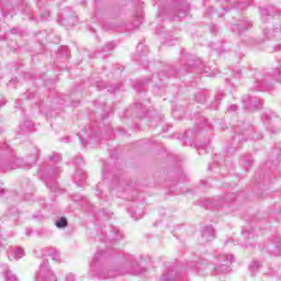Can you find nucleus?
I'll return each mask as SVG.
<instances>
[{"mask_svg":"<svg viewBox=\"0 0 281 281\" xmlns=\"http://www.w3.org/2000/svg\"><path fill=\"white\" fill-rule=\"evenodd\" d=\"M258 104H260V102H258V101H251L250 98H247L246 106H250V108H252V109H258Z\"/></svg>","mask_w":281,"mask_h":281,"instance_id":"nucleus-6","label":"nucleus"},{"mask_svg":"<svg viewBox=\"0 0 281 281\" xmlns=\"http://www.w3.org/2000/svg\"><path fill=\"white\" fill-rule=\"evenodd\" d=\"M237 109H238L237 105H231V106L228 108V111H236Z\"/></svg>","mask_w":281,"mask_h":281,"instance_id":"nucleus-8","label":"nucleus"},{"mask_svg":"<svg viewBox=\"0 0 281 281\" xmlns=\"http://www.w3.org/2000/svg\"><path fill=\"white\" fill-rule=\"evenodd\" d=\"M37 281H57L56 276L52 271H47L43 277V270H41Z\"/></svg>","mask_w":281,"mask_h":281,"instance_id":"nucleus-3","label":"nucleus"},{"mask_svg":"<svg viewBox=\"0 0 281 281\" xmlns=\"http://www.w3.org/2000/svg\"><path fill=\"white\" fill-rule=\"evenodd\" d=\"M25 256V251L22 248H18L13 251L12 258L14 260H21Z\"/></svg>","mask_w":281,"mask_h":281,"instance_id":"nucleus-4","label":"nucleus"},{"mask_svg":"<svg viewBox=\"0 0 281 281\" xmlns=\"http://www.w3.org/2000/svg\"><path fill=\"white\" fill-rule=\"evenodd\" d=\"M255 265H257V267H260V263H258V262H255Z\"/></svg>","mask_w":281,"mask_h":281,"instance_id":"nucleus-11","label":"nucleus"},{"mask_svg":"<svg viewBox=\"0 0 281 281\" xmlns=\"http://www.w3.org/2000/svg\"><path fill=\"white\" fill-rule=\"evenodd\" d=\"M261 14H267V9H263V10L261 11Z\"/></svg>","mask_w":281,"mask_h":281,"instance_id":"nucleus-10","label":"nucleus"},{"mask_svg":"<svg viewBox=\"0 0 281 281\" xmlns=\"http://www.w3.org/2000/svg\"><path fill=\"white\" fill-rule=\"evenodd\" d=\"M67 281H74V276H69V277H67V279H66Z\"/></svg>","mask_w":281,"mask_h":281,"instance_id":"nucleus-9","label":"nucleus"},{"mask_svg":"<svg viewBox=\"0 0 281 281\" xmlns=\"http://www.w3.org/2000/svg\"><path fill=\"white\" fill-rule=\"evenodd\" d=\"M7 280H9V281H16V276L8 273L7 274Z\"/></svg>","mask_w":281,"mask_h":281,"instance_id":"nucleus-7","label":"nucleus"},{"mask_svg":"<svg viewBox=\"0 0 281 281\" xmlns=\"http://www.w3.org/2000/svg\"><path fill=\"white\" fill-rule=\"evenodd\" d=\"M234 260V256L222 255L218 258V266L216 267V271L218 273H228L229 272V263Z\"/></svg>","mask_w":281,"mask_h":281,"instance_id":"nucleus-1","label":"nucleus"},{"mask_svg":"<svg viewBox=\"0 0 281 281\" xmlns=\"http://www.w3.org/2000/svg\"><path fill=\"white\" fill-rule=\"evenodd\" d=\"M202 238L203 240H205V243H210V240H214L215 238L214 228L212 226L205 227L202 231Z\"/></svg>","mask_w":281,"mask_h":281,"instance_id":"nucleus-2","label":"nucleus"},{"mask_svg":"<svg viewBox=\"0 0 281 281\" xmlns=\"http://www.w3.org/2000/svg\"><path fill=\"white\" fill-rule=\"evenodd\" d=\"M56 227L59 229H63L64 227H67V217H61L55 223Z\"/></svg>","mask_w":281,"mask_h":281,"instance_id":"nucleus-5","label":"nucleus"}]
</instances>
